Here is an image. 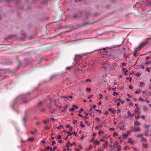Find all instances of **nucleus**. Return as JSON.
<instances>
[{
    "label": "nucleus",
    "mask_w": 151,
    "mask_h": 151,
    "mask_svg": "<svg viewBox=\"0 0 151 151\" xmlns=\"http://www.w3.org/2000/svg\"><path fill=\"white\" fill-rule=\"evenodd\" d=\"M127 113L128 114V116L130 117H132L134 116V114H131L130 111H128L127 112Z\"/></svg>",
    "instance_id": "obj_4"
},
{
    "label": "nucleus",
    "mask_w": 151,
    "mask_h": 151,
    "mask_svg": "<svg viewBox=\"0 0 151 151\" xmlns=\"http://www.w3.org/2000/svg\"><path fill=\"white\" fill-rule=\"evenodd\" d=\"M72 129L73 127H70L69 130L70 131H71L72 130Z\"/></svg>",
    "instance_id": "obj_61"
},
{
    "label": "nucleus",
    "mask_w": 151,
    "mask_h": 151,
    "mask_svg": "<svg viewBox=\"0 0 151 151\" xmlns=\"http://www.w3.org/2000/svg\"><path fill=\"white\" fill-rule=\"evenodd\" d=\"M138 49H139L138 48V47L135 48V50L134 51L135 52L133 54L134 56L135 57L136 56V52H137L138 51L137 50Z\"/></svg>",
    "instance_id": "obj_5"
},
{
    "label": "nucleus",
    "mask_w": 151,
    "mask_h": 151,
    "mask_svg": "<svg viewBox=\"0 0 151 151\" xmlns=\"http://www.w3.org/2000/svg\"><path fill=\"white\" fill-rule=\"evenodd\" d=\"M93 96L92 95H91L88 97V98L89 99H90Z\"/></svg>",
    "instance_id": "obj_50"
},
{
    "label": "nucleus",
    "mask_w": 151,
    "mask_h": 151,
    "mask_svg": "<svg viewBox=\"0 0 151 151\" xmlns=\"http://www.w3.org/2000/svg\"><path fill=\"white\" fill-rule=\"evenodd\" d=\"M146 139L144 137L142 138V141H146Z\"/></svg>",
    "instance_id": "obj_28"
},
{
    "label": "nucleus",
    "mask_w": 151,
    "mask_h": 151,
    "mask_svg": "<svg viewBox=\"0 0 151 151\" xmlns=\"http://www.w3.org/2000/svg\"><path fill=\"white\" fill-rule=\"evenodd\" d=\"M119 101L122 104H123L124 103V102L121 100Z\"/></svg>",
    "instance_id": "obj_60"
},
{
    "label": "nucleus",
    "mask_w": 151,
    "mask_h": 151,
    "mask_svg": "<svg viewBox=\"0 0 151 151\" xmlns=\"http://www.w3.org/2000/svg\"><path fill=\"white\" fill-rule=\"evenodd\" d=\"M135 106H136V108H137V110H139V108L138 107V104H135Z\"/></svg>",
    "instance_id": "obj_26"
},
{
    "label": "nucleus",
    "mask_w": 151,
    "mask_h": 151,
    "mask_svg": "<svg viewBox=\"0 0 151 151\" xmlns=\"http://www.w3.org/2000/svg\"><path fill=\"white\" fill-rule=\"evenodd\" d=\"M128 136V134L127 133H125L123 134L122 136H123V137H127Z\"/></svg>",
    "instance_id": "obj_15"
},
{
    "label": "nucleus",
    "mask_w": 151,
    "mask_h": 151,
    "mask_svg": "<svg viewBox=\"0 0 151 151\" xmlns=\"http://www.w3.org/2000/svg\"><path fill=\"white\" fill-rule=\"evenodd\" d=\"M68 145L71 146V144L70 143L69 141H68V142L66 144V146L67 147H68Z\"/></svg>",
    "instance_id": "obj_7"
},
{
    "label": "nucleus",
    "mask_w": 151,
    "mask_h": 151,
    "mask_svg": "<svg viewBox=\"0 0 151 151\" xmlns=\"http://www.w3.org/2000/svg\"><path fill=\"white\" fill-rule=\"evenodd\" d=\"M134 111L135 112H136L137 113H138L139 112V110H137V108H135V109L134 110Z\"/></svg>",
    "instance_id": "obj_35"
},
{
    "label": "nucleus",
    "mask_w": 151,
    "mask_h": 151,
    "mask_svg": "<svg viewBox=\"0 0 151 151\" xmlns=\"http://www.w3.org/2000/svg\"><path fill=\"white\" fill-rule=\"evenodd\" d=\"M73 107L74 108H75V109H78V107L76 106V105H73Z\"/></svg>",
    "instance_id": "obj_24"
},
{
    "label": "nucleus",
    "mask_w": 151,
    "mask_h": 151,
    "mask_svg": "<svg viewBox=\"0 0 151 151\" xmlns=\"http://www.w3.org/2000/svg\"><path fill=\"white\" fill-rule=\"evenodd\" d=\"M77 122V120H74V121L73 122V124H75Z\"/></svg>",
    "instance_id": "obj_43"
},
{
    "label": "nucleus",
    "mask_w": 151,
    "mask_h": 151,
    "mask_svg": "<svg viewBox=\"0 0 151 151\" xmlns=\"http://www.w3.org/2000/svg\"><path fill=\"white\" fill-rule=\"evenodd\" d=\"M80 123L81 124H80V126L81 127L83 128L84 127L85 125L82 124L83 123L82 122H81Z\"/></svg>",
    "instance_id": "obj_12"
},
{
    "label": "nucleus",
    "mask_w": 151,
    "mask_h": 151,
    "mask_svg": "<svg viewBox=\"0 0 151 151\" xmlns=\"http://www.w3.org/2000/svg\"><path fill=\"white\" fill-rule=\"evenodd\" d=\"M118 93L117 92H113V95L114 96H117L118 95Z\"/></svg>",
    "instance_id": "obj_17"
},
{
    "label": "nucleus",
    "mask_w": 151,
    "mask_h": 151,
    "mask_svg": "<svg viewBox=\"0 0 151 151\" xmlns=\"http://www.w3.org/2000/svg\"><path fill=\"white\" fill-rule=\"evenodd\" d=\"M103 133V132L102 131V130H99V131L98 133L99 135H101Z\"/></svg>",
    "instance_id": "obj_9"
},
{
    "label": "nucleus",
    "mask_w": 151,
    "mask_h": 151,
    "mask_svg": "<svg viewBox=\"0 0 151 151\" xmlns=\"http://www.w3.org/2000/svg\"><path fill=\"white\" fill-rule=\"evenodd\" d=\"M83 109H80V110L78 111V112L80 113L81 112V111H83Z\"/></svg>",
    "instance_id": "obj_19"
},
{
    "label": "nucleus",
    "mask_w": 151,
    "mask_h": 151,
    "mask_svg": "<svg viewBox=\"0 0 151 151\" xmlns=\"http://www.w3.org/2000/svg\"><path fill=\"white\" fill-rule=\"evenodd\" d=\"M44 123H45L47 122H49V121L48 120H45L44 121Z\"/></svg>",
    "instance_id": "obj_57"
},
{
    "label": "nucleus",
    "mask_w": 151,
    "mask_h": 151,
    "mask_svg": "<svg viewBox=\"0 0 151 151\" xmlns=\"http://www.w3.org/2000/svg\"><path fill=\"white\" fill-rule=\"evenodd\" d=\"M128 148H129V147L128 146H126L125 148H124V150H127Z\"/></svg>",
    "instance_id": "obj_54"
},
{
    "label": "nucleus",
    "mask_w": 151,
    "mask_h": 151,
    "mask_svg": "<svg viewBox=\"0 0 151 151\" xmlns=\"http://www.w3.org/2000/svg\"><path fill=\"white\" fill-rule=\"evenodd\" d=\"M114 130V128H112L110 129V131H113Z\"/></svg>",
    "instance_id": "obj_41"
},
{
    "label": "nucleus",
    "mask_w": 151,
    "mask_h": 151,
    "mask_svg": "<svg viewBox=\"0 0 151 151\" xmlns=\"http://www.w3.org/2000/svg\"><path fill=\"white\" fill-rule=\"evenodd\" d=\"M141 68L142 69H145V67L144 65H142L141 66Z\"/></svg>",
    "instance_id": "obj_49"
},
{
    "label": "nucleus",
    "mask_w": 151,
    "mask_h": 151,
    "mask_svg": "<svg viewBox=\"0 0 151 151\" xmlns=\"http://www.w3.org/2000/svg\"><path fill=\"white\" fill-rule=\"evenodd\" d=\"M95 129L96 130H98L99 129V127L98 126H96L95 127Z\"/></svg>",
    "instance_id": "obj_62"
},
{
    "label": "nucleus",
    "mask_w": 151,
    "mask_h": 151,
    "mask_svg": "<svg viewBox=\"0 0 151 151\" xmlns=\"http://www.w3.org/2000/svg\"><path fill=\"white\" fill-rule=\"evenodd\" d=\"M99 96H100V98L102 99V96H103L100 93L99 94Z\"/></svg>",
    "instance_id": "obj_52"
},
{
    "label": "nucleus",
    "mask_w": 151,
    "mask_h": 151,
    "mask_svg": "<svg viewBox=\"0 0 151 151\" xmlns=\"http://www.w3.org/2000/svg\"><path fill=\"white\" fill-rule=\"evenodd\" d=\"M22 120L24 123H25L26 122V119L25 117H24L23 118Z\"/></svg>",
    "instance_id": "obj_38"
},
{
    "label": "nucleus",
    "mask_w": 151,
    "mask_h": 151,
    "mask_svg": "<svg viewBox=\"0 0 151 151\" xmlns=\"http://www.w3.org/2000/svg\"><path fill=\"white\" fill-rule=\"evenodd\" d=\"M61 138V136L59 135H58L57 139H60Z\"/></svg>",
    "instance_id": "obj_44"
},
{
    "label": "nucleus",
    "mask_w": 151,
    "mask_h": 151,
    "mask_svg": "<svg viewBox=\"0 0 151 151\" xmlns=\"http://www.w3.org/2000/svg\"><path fill=\"white\" fill-rule=\"evenodd\" d=\"M76 145V143L75 142H73L71 144V146L72 145L75 146Z\"/></svg>",
    "instance_id": "obj_39"
},
{
    "label": "nucleus",
    "mask_w": 151,
    "mask_h": 151,
    "mask_svg": "<svg viewBox=\"0 0 151 151\" xmlns=\"http://www.w3.org/2000/svg\"><path fill=\"white\" fill-rule=\"evenodd\" d=\"M55 144H56V142L55 141H52V145H53Z\"/></svg>",
    "instance_id": "obj_29"
},
{
    "label": "nucleus",
    "mask_w": 151,
    "mask_h": 151,
    "mask_svg": "<svg viewBox=\"0 0 151 151\" xmlns=\"http://www.w3.org/2000/svg\"><path fill=\"white\" fill-rule=\"evenodd\" d=\"M146 70L148 72H150V68L149 67H147L146 69Z\"/></svg>",
    "instance_id": "obj_27"
},
{
    "label": "nucleus",
    "mask_w": 151,
    "mask_h": 151,
    "mask_svg": "<svg viewBox=\"0 0 151 151\" xmlns=\"http://www.w3.org/2000/svg\"><path fill=\"white\" fill-rule=\"evenodd\" d=\"M139 92H140V91H136L135 92V93L136 94H139Z\"/></svg>",
    "instance_id": "obj_55"
},
{
    "label": "nucleus",
    "mask_w": 151,
    "mask_h": 151,
    "mask_svg": "<svg viewBox=\"0 0 151 151\" xmlns=\"http://www.w3.org/2000/svg\"><path fill=\"white\" fill-rule=\"evenodd\" d=\"M42 104V101H40L38 104V105L39 106H41Z\"/></svg>",
    "instance_id": "obj_20"
},
{
    "label": "nucleus",
    "mask_w": 151,
    "mask_h": 151,
    "mask_svg": "<svg viewBox=\"0 0 151 151\" xmlns=\"http://www.w3.org/2000/svg\"><path fill=\"white\" fill-rule=\"evenodd\" d=\"M91 80H90V79H87L86 80V82H88V81L90 82H91Z\"/></svg>",
    "instance_id": "obj_34"
},
{
    "label": "nucleus",
    "mask_w": 151,
    "mask_h": 151,
    "mask_svg": "<svg viewBox=\"0 0 151 151\" xmlns=\"http://www.w3.org/2000/svg\"><path fill=\"white\" fill-rule=\"evenodd\" d=\"M140 84L141 86H143L144 84V83L142 82H141L140 83Z\"/></svg>",
    "instance_id": "obj_36"
},
{
    "label": "nucleus",
    "mask_w": 151,
    "mask_h": 151,
    "mask_svg": "<svg viewBox=\"0 0 151 151\" xmlns=\"http://www.w3.org/2000/svg\"><path fill=\"white\" fill-rule=\"evenodd\" d=\"M148 132L147 131L145 132V135L146 136H147L148 135Z\"/></svg>",
    "instance_id": "obj_42"
},
{
    "label": "nucleus",
    "mask_w": 151,
    "mask_h": 151,
    "mask_svg": "<svg viewBox=\"0 0 151 151\" xmlns=\"http://www.w3.org/2000/svg\"><path fill=\"white\" fill-rule=\"evenodd\" d=\"M126 78L127 80H129L130 81H131V80L132 79V78L131 77L129 78V77H127Z\"/></svg>",
    "instance_id": "obj_16"
},
{
    "label": "nucleus",
    "mask_w": 151,
    "mask_h": 151,
    "mask_svg": "<svg viewBox=\"0 0 151 151\" xmlns=\"http://www.w3.org/2000/svg\"><path fill=\"white\" fill-rule=\"evenodd\" d=\"M95 120L96 121H99V118H96L95 119Z\"/></svg>",
    "instance_id": "obj_58"
},
{
    "label": "nucleus",
    "mask_w": 151,
    "mask_h": 151,
    "mask_svg": "<svg viewBox=\"0 0 151 151\" xmlns=\"http://www.w3.org/2000/svg\"><path fill=\"white\" fill-rule=\"evenodd\" d=\"M37 130L36 129H35V130L34 131H30V132L32 134H33L37 132Z\"/></svg>",
    "instance_id": "obj_6"
},
{
    "label": "nucleus",
    "mask_w": 151,
    "mask_h": 151,
    "mask_svg": "<svg viewBox=\"0 0 151 151\" xmlns=\"http://www.w3.org/2000/svg\"><path fill=\"white\" fill-rule=\"evenodd\" d=\"M92 110V109L91 108H90L89 109V112H90V114H91L93 113V112H91Z\"/></svg>",
    "instance_id": "obj_23"
},
{
    "label": "nucleus",
    "mask_w": 151,
    "mask_h": 151,
    "mask_svg": "<svg viewBox=\"0 0 151 151\" xmlns=\"http://www.w3.org/2000/svg\"><path fill=\"white\" fill-rule=\"evenodd\" d=\"M139 100H140L141 101H144V99H143L142 98H139Z\"/></svg>",
    "instance_id": "obj_53"
},
{
    "label": "nucleus",
    "mask_w": 151,
    "mask_h": 151,
    "mask_svg": "<svg viewBox=\"0 0 151 151\" xmlns=\"http://www.w3.org/2000/svg\"><path fill=\"white\" fill-rule=\"evenodd\" d=\"M113 134L114 136H116V135H117V134L116 133V132H114L113 133Z\"/></svg>",
    "instance_id": "obj_63"
},
{
    "label": "nucleus",
    "mask_w": 151,
    "mask_h": 151,
    "mask_svg": "<svg viewBox=\"0 0 151 151\" xmlns=\"http://www.w3.org/2000/svg\"><path fill=\"white\" fill-rule=\"evenodd\" d=\"M121 111V110L120 109H118L117 112H116V113H117V114H119Z\"/></svg>",
    "instance_id": "obj_31"
},
{
    "label": "nucleus",
    "mask_w": 151,
    "mask_h": 151,
    "mask_svg": "<svg viewBox=\"0 0 151 151\" xmlns=\"http://www.w3.org/2000/svg\"><path fill=\"white\" fill-rule=\"evenodd\" d=\"M128 142L129 143H130L131 144H132L133 143V141L132 140V139L130 138V139H129L128 140Z\"/></svg>",
    "instance_id": "obj_10"
},
{
    "label": "nucleus",
    "mask_w": 151,
    "mask_h": 151,
    "mask_svg": "<svg viewBox=\"0 0 151 151\" xmlns=\"http://www.w3.org/2000/svg\"><path fill=\"white\" fill-rule=\"evenodd\" d=\"M143 146L144 147L146 148L147 147V145L146 143L145 144H143Z\"/></svg>",
    "instance_id": "obj_21"
},
{
    "label": "nucleus",
    "mask_w": 151,
    "mask_h": 151,
    "mask_svg": "<svg viewBox=\"0 0 151 151\" xmlns=\"http://www.w3.org/2000/svg\"><path fill=\"white\" fill-rule=\"evenodd\" d=\"M118 143L117 141H116L113 144V146L115 147H117L118 146Z\"/></svg>",
    "instance_id": "obj_2"
},
{
    "label": "nucleus",
    "mask_w": 151,
    "mask_h": 151,
    "mask_svg": "<svg viewBox=\"0 0 151 151\" xmlns=\"http://www.w3.org/2000/svg\"><path fill=\"white\" fill-rule=\"evenodd\" d=\"M129 89H132L133 87L132 85H130L129 86Z\"/></svg>",
    "instance_id": "obj_45"
},
{
    "label": "nucleus",
    "mask_w": 151,
    "mask_h": 151,
    "mask_svg": "<svg viewBox=\"0 0 151 151\" xmlns=\"http://www.w3.org/2000/svg\"><path fill=\"white\" fill-rule=\"evenodd\" d=\"M118 149V151H119V150L121 148V146L120 145H119L118 147H117Z\"/></svg>",
    "instance_id": "obj_46"
},
{
    "label": "nucleus",
    "mask_w": 151,
    "mask_h": 151,
    "mask_svg": "<svg viewBox=\"0 0 151 151\" xmlns=\"http://www.w3.org/2000/svg\"><path fill=\"white\" fill-rule=\"evenodd\" d=\"M58 142L59 143H63V141L62 140H58Z\"/></svg>",
    "instance_id": "obj_48"
},
{
    "label": "nucleus",
    "mask_w": 151,
    "mask_h": 151,
    "mask_svg": "<svg viewBox=\"0 0 151 151\" xmlns=\"http://www.w3.org/2000/svg\"><path fill=\"white\" fill-rule=\"evenodd\" d=\"M134 129L135 131H139L140 130V129L139 128L136 127H134Z\"/></svg>",
    "instance_id": "obj_13"
},
{
    "label": "nucleus",
    "mask_w": 151,
    "mask_h": 151,
    "mask_svg": "<svg viewBox=\"0 0 151 151\" xmlns=\"http://www.w3.org/2000/svg\"><path fill=\"white\" fill-rule=\"evenodd\" d=\"M96 111L99 112L100 113H101V110H98V109L96 110Z\"/></svg>",
    "instance_id": "obj_47"
},
{
    "label": "nucleus",
    "mask_w": 151,
    "mask_h": 151,
    "mask_svg": "<svg viewBox=\"0 0 151 151\" xmlns=\"http://www.w3.org/2000/svg\"><path fill=\"white\" fill-rule=\"evenodd\" d=\"M34 139V138L33 137H31V138H28V140H30V141H33Z\"/></svg>",
    "instance_id": "obj_8"
},
{
    "label": "nucleus",
    "mask_w": 151,
    "mask_h": 151,
    "mask_svg": "<svg viewBox=\"0 0 151 151\" xmlns=\"http://www.w3.org/2000/svg\"><path fill=\"white\" fill-rule=\"evenodd\" d=\"M70 126L69 125V124H68V125H67L66 126V127L67 128H69L70 127Z\"/></svg>",
    "instance_id": "obj_51"
},
{
    "label": "nucleus",
    "mask_w": 151,
    "mask_h": 151,
    "mask_svg": "<svg viewBox=\"0 0 151 151\" xmlns=\"http://www.w3.org/2000/svg\"><path fill=\"white\" fill-rule=\"evenodd\" d=\"M57 149V147L56 146H54L52 150V151H54L56 149Z\"/></svg>",
    "instance_id": "obj_18"
},
{
    "label": "nucleus",
    "mask_w": 151,
    "mask_h": 151,
    "mask_svg": "<svg viewBox=\"0 0 151 151\" xmlns=\"http://www.w3.org/2000/svg\"><path fill=\"white\" fill-rule=\"evenodd\" d=\"M78 115L80 116L81 117H83L82 115H81L80 114H78Z\"/></svg>",
    "instance_id": "obj_64"
},
{
    "label": "nucleus",
    "mask_w": 151,
    "mask_h": 151,
    "mask_svg": "<svg viewBox=\"0 0 151 151\" xmlns=\"http://www.w3.org/2000/svg\"><path fill=\"white\" fill-rule=\"evenodd\" d=\"M112 70H114L115 69V67L113 65H112L110 67Z\"/></svg>",
    "instance_id": "obj_14"
},
{
    "label": "nucleus",
    "mask_w": 151,
    "mask_h": 151,
    "mask_svg": "<svg viewBox=\"0 0 151 151\" xmlns=\"http://www.w3.org/2000/svg\"><path fill=\"white\" fill-rule=\"evenodd\" d=\"M92 148V146L91 145H90V146H89V150H91V148Z\"/></svg>",
    "instance_id": "obj_56"
},
{
    "label": "nucleus",
    "mask_w": 151,
    "mask_h": 151,
    "mask_svg": "<svg viewBox=\"0 0 151 151\" xmlns=\"http://www.w3.org/2000/svg\"><path fill=\"white\" fill-rule=\"evenodd\" d=\"M86 90L88 91H91V89L89 88H86Z\"/></svg>",
    "instance_id": "obj_32"
},
{
    "label": "nucleus",
    "mask_w": 151,
    "mask_h": 151,
    "mask_svg": "<svg viewBox=\"0 0 151 151\" xmlns=\"http://www.w3.org/2000/svg\"><path fill=\"white\" fill-rule=\"evenodd\" d=\"M104 142H105L104 144H103V145H106L108 144V142L106 141H105Z\"/></svg>",
    "instance_id": "obj_30"
},
{
    "label": "nucleus",
    "mask_w": 151,
    "mask_h": 151,
    "mask_svg": "<svg viewBox=\"0 0 151 151\" xmlns=\"http://www.w3.org/2000/svg\"><path fill=\"white\" fill-rule=\"evenodd\" d=\"M137 136V137H142V135L141 134H138Z\"/></svg>",
    "instance_id": "obj_33"
},
{
    "label": "nucleus",
    "mask_w": 151,
    "mask_h": 151,
    "mask_svg": "<svg viewBox=\"0 0 151 151\" xmlns=\"http://www.w3.org/2000/svg\"><path fill=\"white\" fill-rule=\"evenodd\" d=\"M74 109H75V108L73 107V108H71L69 110L70 111H74Z\"/></svg>",
    "instance_id": "obj_25"
},
{
    "label": "nucleus",
    "mask_w": 151,
    "mask_h": 151,
    "mask_svg": "<svg viewBox=\"0 0 151 151\" xmlns=\"http://www.w3.org/2000/svg\"><path fill=\"white\" fill-rule=\"evenodd\" d=\"M139 116H135V118L136 119H138V118H139Z\"/></svg>",
    "instance_id": "obj_40"
},
{
    "label": "nucleus",
    "mask_w": 151,
    "mask_h": 151,
    "mask_svg": "<svg viewBox=\"0 0 151 151\" xmlns=\"http://www.w3.org/2000/svg\"><path fill=\"white\" fill-rule=\"evenodd\" d=\"M67 133H68V136H70L72 134V133H71L70 131H68L67 132Z\"/></svg>",
    "instance_id": "obj_11"
},
{
    "label": "nucleus",
    "mask_w": 151,
    "mask_h": 151,
    "mask_svg": "<svg viewBox=\"0 0 151 151\" xmlns=\"http://www.w3.org/2000/svg\"><path fill=\"white\" fill-rule=\"evenodd\" d=\"M140 125V123L138 122V121H136L134 122V127H136Z\"/></svg>",
    "instance_id": "obj_3"
},
{
    "label": "nucleus",
    "mask_w": 151,
    "mask_h": 151,
    "mask_svg": "<svg viewBox=\"0 0 151 151\" xmlns=\"http://www.w3.org/2000/svg\"><path fill=\"white\" fill-rule=\"evenodd\" d=\"M148 43L147 41H146L145 42H142L141 44L138 47V48L139 49V50H140L141 49L142 47H144Z\"/></svg>",
    "instance_id": "obj_1"
},
{
    "label": "nucleus",
    "mask_w": 151,
    "mask_h": 151,
    "mask_svg": "<svg viewBox=\"0 0 151 151\" xmlns=\"http://www.w3.org/2000/svg\"><path fill=\"white\" fill-rule=\"evenodd\" d=\"M99 142L96 141H95L94 142V143L96 144V145H98L99 144Z\"/></svg>",
    "instance_id": "obj_22"
},
{
    "label": "nucleus",
    "mask_w": 151,
    "mask_h": 151,
    "mask_svg": "<svg viewBox=\"0 0 151 151\" xmlns=\"http://www.w3.org/2000/svg\"><path fill=\"white\" fill-rule=\"evenodd\" d=\"M71 66L68 67L66 68V69L68 70H69L71 69Z\"/></svg>",
    "instance_id": "obj_37"
},
{
    "label": "nucleus",
    "mask_w": 151,
    "mask_h": 151,
    "mask_svg": "<svg viewBox=\"0 0 151 151\" xmlns=\"http://www.w3.org/2000/svg\"><path fill=\"white\" fill-rule=\"evenodd\" d=\"M137 75L139 76H140L141 73H139V72H138L137 74Z\"/></svg>",
    "instance_id": "obj_59"
}]
</instances>
